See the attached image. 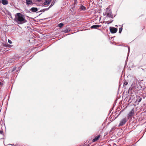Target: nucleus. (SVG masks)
Returning <instances> with one entry per match:
<instances>
[{"mask_svg":"<svg viewBox=\"0 0 146 146\" xmlns=\"http://www.w3.org/2000/svg\"><path fill=\"white\" fill-rule=\"evenodd\" d=\"M109 27L111 28V27Z\"/></svg>","mask_w":146,"mask_h":146,"instance_id":"obj_32","label":"nucleus"},{"mask_svg":"<svg viewBox=\"0 0 146 146\" xmlns=\"http://www.w3.org/2000/svg\"><path fill=\"white\" fill-rule=\"evenodd\" d=\"M80 9L83 11H84L86 10V8L85 6H83L82 5H81L80 6V7L79 8Z\"/></svg>","mask_w":146,"mask_h":146,"instance_id":"obj_10","label":"nucleus"},{"mask_svg":"<svg viewBox=\"0 0 146 146\" xmlns=\"http://www.w3.org/2000/svg\"><path fill=\"white\" fill-rule=\"evenodd\" d=\"M134 108H133L128 114V119H131L132 117L133 116L134 114Z\"/></svg>","mask_w":146,"mask_h":146,"instance_id":"obj_2","label":"nucleus"},{"mask_svg":"<svg viewBox=\"0 0 146 146\" xmlns=\"http://www.w3.org/2000/svg\"><path fill=\"white\" fill-rule=\"evenodd\" d=\"M49 1V2H50L51 1V0H48Z\"/></svg>","mask_w":146,"mask_h":146,"instance_id":"obj_29","label":"nucleus"},{"mask_svg":"<svg viewBox=\"0 0 146 146\" xmlns=\"http://www.w3.org/2000/svg\"><path fill=\"white\" fill-rule=\"evenodd\" d=\"M128 83V82L126 81H124L123 83V86H124L127 85Z\"/></svg>","mask_w":146,"mask_h":146,"instance_id":"obj_15","label":"nucleus"},{"mask_svg":"<svg viewBox=\"0 0 146 146\" xmlns=\"http://www.w3.org/2000/svg\"><path fill=\"white\" fill-rule=\"evenodd\" d=\"M3 45L4 46H8V44H4Z\"/></svg>","mask_w":146,"mask_h":146,"instance_id":"obj_23","label":"nucleus"},{"mask_svg":"<svg viewBox=\"0 0 146 146\" xmlns=\"http://www.w3.org/2000/svg\"><path fill=\"white\" fill-rule=\"evenodd\" d=\"M115 26L117 27H118V26L117 25H115Z\"/></svg>","mask_w":146,"mask_h":146,"instance_id":"obj_30","label":"nucleus"},{"mask_svg":"<svg viewBox=\"0 0 146 146\" xmlns=\"http://www.w3.org/2000/svg\"><path fill=\"white\" fill-rule=\"evenodd\" d=\"M89 146V145H88V146Z\"/></svg>","mask_w":146,"mask_h":146,"instance_id":"obj_35","label":"nucleus"},{"mask_svg":"<svg viewBox=\"0 0 146 146\" xmlns=\"http://www.w3.org/2000/svg\"><path fill=\"white\" fill-rule=\"evenodd\" d=\"M99 26L98 25H92L90 27H99Z\"/></svg>","mask_w":146,"mask_h":146,"instance_id":"obj_16","label":"nucleus"},{"mask_svg":"<svg viewBox=\"0 0 146 146\" xmlns=\"http://www.w3.org/2000/svg\"><path fill=\"white\" fill-rule=\"evenodd\" d=\"M127 121V120L126 118H123L120 121L119 126L123 125Z\"/></svg>","mask_w":146,"mask_h":146,"instance_id":"obj_3","label":"nucleus"},{"mask_svg":"<svg viewBox=\"0 0 146 146\" xmlns=\"http://www.w3.org/2000/svg\"><path fill=\"white\" fill-rule=\"evenodd\" d=\"M123 28H119V32L121 33L122 30Z\"/></svg>","mask_w":146,"mask_h":146,"instance_id":"obj_18","label":"nucleus"},{"mask_svg":"<svg viewBox=\"0 0 146 146\" xmlns=\"http://www.w3.org/2000/svg\"><path fill=\"white\" fill-rule=\"evenodd\" d=\"M30 10L33 12H36L38 11V9L36 7H33L31 8Z\"/></svg>","mask_w":146,"mask_h":146,"instance_id":"obj_7","label":"nucleus"},{"mask_svg":"<svg viewBox=\"0 0 146 146\" xmlns=\"http://www.w3.org/2000/svg\"><path fill=\"white\" fill-rule=\"evenodd\" d=\"M3 85V84L0 81V86H2Z\"/></svg>","mask_w":146,"mask_h":146,"instance_id":"obj_22","label":"nucleus"},{"mask_svg":"<svg viewBox=\"0 0 146 146\" xmlns=\"http://www.w3.org/2000/svg\"><path fill=\"white\" fill-rule=\"evenodd\" d=\"M132 87L131 88V90H132Z\"/></svg>","mask_w":146,"mask_h":146,"instance_id":"obj_34","label":"nucleus"},{"mask_svg":"<svg viewBox=\"0 0 146 146\" xmlns=\"http://www.w3.org/2000/svg\"><path fill=\"white\" fill-rule=\"evenodd\" d=\"M17 17L16 18V21L17 23L19 25H22L27 22V20L25 19L24 15L20 13H17Z\"/></svg>","mask_w":146,"mask_h":146,"instance_id":"obj_1","label":"nucleus"},{"mask_svg":"<svg viewBox=\"0 0 146 146\" xmlns=\"http://www.w3.org/2000/svg\"><path fill=\"white\" fill-rule=\"evenodd\" d=\"M38 0V1L39 2H40L41 1V0Z\"/></svg>","mask_w":146,"mask_h":146,"instance_id":"obj_28","label":"nucleus"},{"mask_svg":"<svg viewBox=\"0 0 146 146\" xmlns=\"http://www.w3.org/2000/svg\"><path fill=\"white\" fill-rule=\"evenodd\" d=\"M32 3V0H26V3L27 5H29Z\"/></svg>","mask_w":146,"mask_h":146,"instance_id":"obj_9","label":"nucleus"},{"mask_svg":"<svg viewBox=\"0 0 146 146\" xmlns=\"http://www.w3.org/2000/svg\"><path fill=\"white\" fill-rule=\"evenodd\" d=\"M1 3L3 5H7L8 3V2L7 0H2Z\"/></svg>","mask_w":146,"mask_h":146,"instance_id":"obj_11","label":"nucleus"},{"mask_svg":"<svg viewBox=\"0 0 146 146\" xmlns=\"http://www.w3.org/2000/svg\"><path fill=\"white\" fill-rule=\"evenodd\" d=\"M50 6L48 8H46V9H42V10H43V12H44L45 11H47L50 8Z\"/></svg>","mask_w":146,"mask_h":146,"instance_id":"obj_17","label":"nucleus"},{"mask_svg":"<svg viewBox=\"0 0 146 146\" xmlns=\"http://www.w3.org/2000/svg\"><path fill=\"white\" fill-rule=\"evenodd\" d=\"M142 99V98H140L138 101V102L139 103L141 101Z\"/></svg>","mask_w":146,"mask_h":146,"instance_id":"obj_20","label":"nucleus"},{"mask_svg":"<svg viewBox=\"0 0 146 146\" xmlns=\"http://www.w3.org/2000/svg\"><path fill=\"white\" fill-rule=\"evenodd\" d=\"M145 54H142V56H143H143H145Z\"/></svg>","mask_w":146,"mask_h":146,"instance_id":"obj_24","label":"nucleus"},{"mask_svg":"<svg viewBox=\"0 0 146 146\" xmlns=\"http://www.w3.org/2000/svg\"><path fill=\"white\" fill-rule=\"evenodd\" d=\"M127 24H123L122 25H119V27H122L123 26L124 27H127L128 26L127 25Z\"/></svg>","mask_w":146,"mask_h":146,"instance_id":"obj_14","label":"nucleus"},{"mask_svg":"<svg viewBox=\"0 0 146 146\" xmlns=\"http://www.w3.org/2000/svg\"><path fill=\"white\" fill-rule=\"evenodd\" d=\"M107 9V11L106 12V15L108 17H112V13L110 10H109V11H108V9Z\"/></svg>","mask_w":146,"mask_h":146,"instance_id":"obj_4","label":"nucleus"},{"mask_svg":"<svg viewBox=\"0 0 146 146\" xmlns=\"http://www.w3.org/2000/svg\"><path fill=\"white\" fill-rule=\"evenodd\" d=\"M8 42L10 44H11L12 43V41L8 39Z\"/></svg>","mask_w":146,"mask_h":146,"instance_id":"obj_19","label":"nucleus"},{"mask_svg":"<svg viewBox=\"0 0 146 146\" xmlns=\"http://www.w3.org/2000/svg\"><path fill=\"white\" fill-rule=\"evenodd\" d=\"M27 27V28H28V27Z\"/></svg>","mask_w":146,"mask_h":146,"instance_id":"obj_33","label":"nucleus"},{"mask_svg":"<svg viewBox=\"0 0 146 146\" xmlns=\"http://www.w3.org/2000/svg\"><path fill=\"white\" fill-rule=\"evenodd\" d=\"M64 25V24L62 23H60L58 24L57 26V27L58 26V27H61L62 26H63Z\"/></svg>","mask_w":146,"mask_h":146,"instance_id":"obj_13","label":"nucleus"},{"mask_svg":"<svg viewBox=\"0 0 146 146\" xmlns=\"http://www.w3.org/2000/svg\"><path fill=\"white\" fill-rule=\"evenodd\" d=\"M3 132V131L0 130V134H1Z\"/></svg>","mask_w":146,"mask_h":146,"instance_id":"obj_25","label":"nucleus"},{"mask_svg":"<svg viewBox=\"0 0 146 146\" xmlns=\"http://www.w3.org/2000/svg\"><path fill=\"white\" fill-rule=\"evenodd\" d=\"M110 32L112 33H115L117 31V28H110Z\"/></svg>","mask_w":146,"mask_h":146,"instance_id":"obj_5","label":"nucleus"},{"mask_svg":"<svg viewBox=\"0 0 146 146\" xmlns=\"http://www.w3.org/2000/svg\"><path fill=\"white\" fill-rule=\"evenodd\" d=\"M15 69H16V68H15V69H14V70H12V71H14V70H15Z\"/></svg>","mask_w":146,"mask_h":146,"instance_id":"obj_31","label":"nucleus"},{"mask_svg":"<svg viewBox=\"0 0 146 146\" xmlns=\"http://www.w3.org/2000/svg\"><path fill=\"white\" fill-rule=\"evenodd\" d=\"M64 29H63L62 31L65 33H68L71 30L70 28H64Z\"/></svg>","mask_w":146,"mask_h":146,"instance_id":"obj_8","label":"nucleus"},{"mask_svg":"<svg viewBox=\"0 0 146 146\" xmlns=\"http://www.w3.org/2000/svg\"><path fill=\"white\" fill-rule=\"evenodd\" d=\"M50 2H49L48 0H46L45 1L44 3L43 4L44 5H46L48 4H49L50 3Z\"/></svg>","mask_w":146,"mask_h":146,"instance_id":"obj_12","label":"nucleus"},{"mask_svg":"<svg viewBox=\"0 0 146 146\" xmlns=\"http://www.w3.org/2000/svg\"><path fill=\"white\" fill-rule=\"evenodd\" d=\"M43 12L42 9H41V10H40L39 11V12Z\"/></svg>","mask_w":146,"mask_h":146,"instance_id":"obj_27","label":"nucleus"},{"mask_svg":"<svg viewBox=\"0 0 146 146\" xmlns=\"http://www.w3.org/2000/svg\"><path fill=\"white\" fill-rule=\"evenodd\" d=\"M101 136V135H99L98 136H96L95 138L92 140V141L93 142H95L97 141L99 139V138Z\"/></svg>","mask_w":146,"mask_h":146,"instance_id":"obj_6","label":"nucleus"},{"mask_svg":"<svg viewBox=\"0 0 146 146\" xmlns=\"http://www.w3.org/2000/svg\"><path fill=\"white\" fill-rule=\"evenodd\" d=\"M8 14L9 15V16H11V14L10 13H9Z\"/></svg>","mask_w":146,"mask_h":146,"instance_id":"obj_21","label":"nucleus"},{"mask_svg":"<svg viewBox=\"0 0 146 146\" xmlns=\"http://www.w3.org/2000/svg\"><path fill=\"white\" fill-rule=\"evenodd\" d=\"M11 45H10V44H8V47H11Z\"/></svg>","mask_w":146,"mask_h":146,"instance_id":"obj_26","label":"nucleus"}]
</instances>
